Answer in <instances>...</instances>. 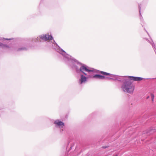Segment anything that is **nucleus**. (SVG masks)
<instances>
[{"instance_id":"nucleus-1","label":"nucleus","mask_w":156,"mask_h":156,"mask_svg":"<svg viewBox=\"0 0 156 156\" xmlns=\"http://www.w3.org/2000/svg\"><path fill=\"white\" fill-rule=\"evenodd\" d=\"M128 79H125L122 86L124 91L129 93H133L134 89V86L132 84L130 80L134 81H140L143 78L138 77L129 76Z\"/></svg>"},{"instance_id":"nucleus-2","label":"nucleus","mask_w":156,"mask_h":156,"mask_svg":"<svg viewBox=\"0 0 156 156\" xmlns=\"http://www.w3.org/2000/svg\"><path fill=\"white\" fill-rule=\"evenodd\" d=\"M41 39L45 41L51 40L52 39V37L51 35L48 34H44L41 35L40 36Z\"/></svg>"},{"instance_id":"nucleus-3","label":"nucleus","mask_w":156,"mask_h":156,"mask_svg":"<svg viewBox=\"0 0 156 156\" xmlns=\"http://www.w3.org/2000/svg\"><path fill=\"white\" fill-rule=\"evenodd\" d=\"M80 70L83 72L85 75H86V74L83 72L84 71H86L88 72H92L93 71L92 69H89L87 67L84 66H82L80 67Z\"/></svg>"},{"instance_id":"nucleus-4","label":"nucleus","mask_w":156,"mask_h":156,"mask_svg":"<svg viewBox=\"0 0 156 156\" xmlns=\"http://www.w3.org/2000/svg\"><path fill=\"white\" fill-rule=\"evenodd\" d=\"M54 123L58 126L63 127L64 126V124L63 122L59 120H57L55 121Z\"/></svg>"},{"instance_id":"nucleus-5","label":"nucleus","mask_w":156,"mask_h":156,"mask_svg":"<svg viewBox=\"0 0 156 156\" xmlns=\"http://www.w3.org/2000/svg\"><path fill=\"white\" fill-rule=\"evenodd\" d=\"M87 80V78L83 75L81 76V78L80 80V84H81L85 82Z\"/></svg>"},{"instance_id":"nucleus-6","label":"nucleus","mask_w":156,"mask_h":156,"mask_svg":"<svg viewBox=\"0 0 156 156\" xmlns=\"http://www.w3.org/2000/svg\"><path fill=\"white\" fill-rule=\"evenodd\" d=\"M94 77L98 78L99 79H104L105 77L99 75H96L94 76Z\"/></svg>"},{"instance_id":"nucleus-7","label":"nucleus","mask_w":156,"mask_h":156,"mask_svg":"<svg viewBox=\"0 0 156 156\" xmlns=\"http://www.w3.org/2000/svg\"><path fill=\"white\" fill-rule=\"evenodd\" d=\"M100 73L101 74H102L104 75L109 76H111V74H110L109 73L105 72H103V71H101L100 72Z\"/></svg>"},{"instance_id":"nucleus-8","label":"nucleus","mask_w":156,"mask_h":156,"mask_svg":"<svg viewBox=\"0 0 156 156\" xmlns=\"http://www.w3.org/2000/svg\"><path fill=\"white\" fill-rule=\"evenodd\" d=\"M0 46L2 47H6L8 48V47L5 45H4L2 43H0Z\"/></svg>"},{"instance_id":"nucleus-9","label":"nucleus","mask_w":156,"mask_h":156,"mask_svg":"<svg viewBox=\"0 0 156 156\" xmlns=\"http://www.w3.org/2000/svg\"><path fill=\"white\" fill-rule=\"evenodd\" d=\"M151 98H152V102H153L154 101V95L151 93Z\"/></svg>"},{"instance_id":"nucleus-10","label":"nucleus","mask_w":156,"mask_h":156,"mask_svg":"<svg viewBox=\"0 0 156 156\" xmlns=\"http://www.w3.org/2000/svg\"><path fill=\"white\" fill-rule=\"evenodd\" d=\"M150 98V97L149 96H148L146 98V99H148V98Z\"/></svg>"},{"instance_id":"nucleus-11","label":"nucleus","mask_w":156,"mask_h":156,"mask_svg":"<svg viewBox=\"0 0 156 156\" xmlns=\"http://www.w3.org/2000/svg\"><path fill=\"white\" fill-rule=\"evenodd\" d=\"M115 156H117V155H115Z\"/></svg>"}]
</instances>
